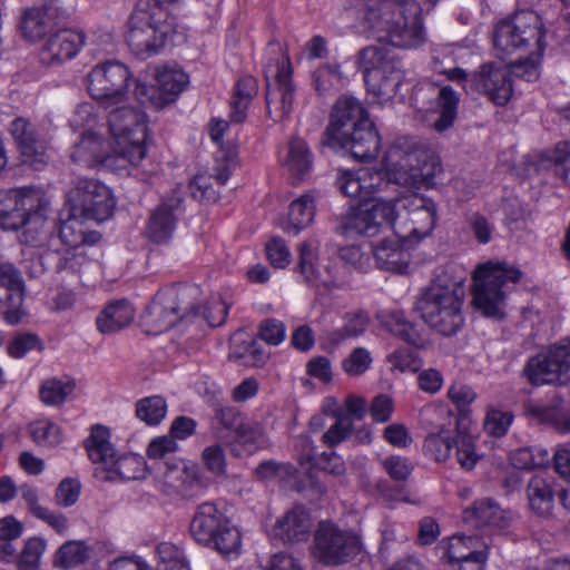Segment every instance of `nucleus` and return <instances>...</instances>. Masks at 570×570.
I'll list each match as a JSON object with an SVG mask.
<instances>
[{"mask_svg":"<svg viewBox=\"0 0 570 570\" xmlns=\"http://www.w3.org/2000/svg\"><path fill=\"white\" fill-rule=\"evenodd\" d=\"M368 31L397 48H415L424 41L421 8L415 0H374L363 17Z\"/></svg>","mask_w":570,"mask_h":570,"instance_id":"obj_1","label":"nucleus"},{"mask_svg":"<svg viewBox=\"0 0 570 570\" xmlns=\"http://www.w3.org/2000/svg\"><path fill=\"white\" fill-rule=\"evenodd\" d=\"M171 0H138L129 19L127 43L131 51L146 58L157 55L175 31L176 20L169 11Z\"/></svg>","mask_w":570,"mask_h":570,"instance_id":"obj_2","label":"nucleus"},{"mask_svg":"<svg viewBox=\"0 0 570 570\" xmlns=\"http://www.w3.org/2000/svg\"><path fill=\"white\" fill-rule=\"evenodd\" d=\"M464 288L461 282L434 281L416 297L414 309L432 330L441 335H455L464 324L462 307Z\"/></svg>","mask_w":570,"mask_h":570,"instance_id":"obj_3","label":"nucleus"},{"mask_svg":"<svg viewBox=\"0 0 570 570\" xmlns=\"http://www.w3.org/2000/svg\"><path fill=\"white\" fill-rule=\"evenodd\" d=\"M523 273L507 262L489 261L473 272V304L485 317L505 316L508 295L521 281Z\"/></svg>","mask_w":570,"mask_h":570,"instance_id":"obj_4","label":"nucleus"},{"mask_svg":"<svg viewBox=\"0 0 570 570\" xmlns=\"http://www.w3.org/2000/svg\"><path fill=\"white\" fill-rule=\"evenodd\" d=\"M107 115L110 147L119 161L134 168L145 159L147 148V118L144 111L126 102L112 106Z\"/></svg>","mask_w":570,"mask_h":570,"instance_id":"obj_5","label":"nucleus"},{"mask_svg":"<svg viewBox=\"0 0 570 570\" xmlns=\"http://www.w3.org/2000/svg\"><path fill=\"white\" fill-rule=\"evenodd\" d=\"M199 297L200 288L194 284L160 289L144 315V323L149 326L148 332L158 334L171 328L181 320L197 316L196 301Z\"/></svg>","mask_w":570,"mask_h":570,"instance_id":"obj_6","label":"nucleus"},{"mask_svg":"<svg viewBox=\"0 0 570 570\" xmlns=\"http://www.w3.org/2000/svg\"><path fill=\"white\" fill-rule=\"evenodd\" d=\"M493 42L501 59L518 52H538L544 50V29L540 16L531 10L515 12L501 20L494 31Z\"/></svg>","mask_w":570,"mask_h":570,"instance_id":"obj_7","label":"nucleus"},{"mask_svg":"<svg viewBox=\"0 0 570 570\" xmlns=\"http://www.w3.org/2000/svg\"><path fill=\"white\" fill-rule=\"evenodd\" d=\"M189 532L196 542L213 547L223 556L239 552L240 533L215 502H203L197 507Z\"/></svg>","mask_w":570,"mask_h":570,"instance_id":"obj_8","label":"nucleus"},{"mask_svg":"<svg viewBox=\"0 0 570 570\" xmlns=\"http://www.w3.org/2000/svg\"><path fill=\"white\" fill-rule=\"evenodd\" d=\"M395 220L394 198H377L372 203L364 202L342 215L336 229L340 234L350 237L356 235L373 237L391 228Z\"/></svg>","mask_w":570,"mask_h":570,"instance_id":"obj_9","label":"nucleus"},{"mask_svg":"<svg viewBox=\"0 0 570 570\" xmlns=\"http://www.w3.org/2000/svg\"><path fill=\"white\" fill-rule=\"evenodd\" d=\"M86 449L94 463L102 464L107 471L116 473L121 480H138L146 475V463L142 456L125 454L116 458L109 430L102 425H95L91 429Z\"/></svg>","mask_w":570,"mask_h":570,"instance_id":"obj_10","label":"nucleus"},{"mask_svg":"<svg viewBox=\"0 0 570 570\" xmlns=\"http://www.w3.org/2000/svg\"><path fill=\"white\" fill-rule=\"evenodd\" d=\"M362 550L360 537L330 521H321L314 533L313 557L325 566H338L354 559Z\"/></svg>","mask_w":570,"mask_h":570,"instance_id":"obj_11","label":"nucleus"},{"mask_svg":"<svg viewBox=\"0 0 570 570\" xmlns=\"http://www.w3.org/2000/svg\"><path fill=\"white\" fill-rule=\"evenodd\" d=\"M422 151L411 147L406 140H396L384 157L383 185L395 184L409 189H419L430 176L421 164Z\"/></svg>","mask_w":570,"mask_h":570,"instance_id":"obj_12","label":"nucleus"},{"mask_svg":"<svg viewBox=\"0 0 570 570\" xmlns=\"http://www.w3.org/2000/svg\"><path fill=\"white\" fill-rule=\"evenodd\" d=\"M130 72L118 61H107L95 66L87 76L90 96L104 109L127 102Z\"/></svg>","mask_w":570,"mask_h":570,"instance_id":"obj_13","label":"nucleus"},{"mask_svg":"<svg viewBox=\"0 0 570 570\" xmlns=\"http://www.w3.org/2000/svg\"><path fill=\"white\" fill-rule=\"evenodd\" d=\"M71 213L82 214L86 219L105 222L109 219L116 206L110 189L94 178L78 177L68 193Z\"/></svg>","mask_w":570,"mask_h":570,"instance_id":"obj_14","label":"nucleus"},{"mask_svg":"<svg viewBox=\"0 0 570 570\" xmlns=\"http://www.w3.org/2000/svg\"><path fill=\"white\" fill-rule=\"evenodd\" d=\"M532 385L561 384L570 382V340L550 345L530 357L522 371Z\"/></svg>","mask_w":570,"mask_h":570,"instance_id":"obj_15","label":"nucleus"},{"mask_svg":"<svg viewBox=\"0 0 570 570\" xmlns=\"http://www.w3.org/2000/svg\"><path fill=\"white\" fill-rule=\"evenodd\" d=\"M188 83V76L179 69L159 68L156 71V86L136 82L135 96L141 105L156 109L175 101Z\"/></svg>","mask_w":570,"mask_h":570,"instance_id":"obj_16","label":"nucleus"},{"mask_svg":"<svg viewBox=\"0 0 570 570\" xmlns=\"http://www.w3.org/2000/svg\"><path fill=\"white\" fill-rule=\"evenodd\" d=\"M470 82L473 89L497 106H505L513 95L510 69L495 62L481 65L472 75Z\"/></svg>","mask_w":570,"mask_h":570,"instance_id":"obj_17","label":"nucleus"},{"mask_svg":"<svg viewBox=\"0 0 570 570\" xmlns=\"http://www.w3.org/2000/svg\"><path fill=\"white\" fill-rule=\"evenodd\" d=\"M38 207H41V197L32 188L1 190L0 228L17 230Z\"/></svg>","mask_w":570,"mask_h":570,"instance_id":"obj_18","label":"nucleus"},{"mask_svg":"<svg viewBox=\"0 0 570 570\" xmlns=\"http://www.w3.org/2000/svg\"><path fill=\"white\" fill-rule=\"evenodd\" d=\"M70 16L61 0H49L23 12L20 29L23 38L38 41Z\"/></svg>","mask_w":570,"mask_h":570,"instance_id":"obj_19","label":"nucleus"},{"mask_svg":"<svg viewBox=\"0 0 570 570\" xmlns=\"http://www.w3.org/2000/svg\"><path fill=\"white\" fill-rule=\"evenodd\" d=\"M163 465V490L166 494L194 499L207 488V482L196 465H188L181 460L166 461Z\"/></svg>","mask_w":570,"mask_h":570,"instance_id":"obj_20","label":"nucleus"},{"mask_svg":"<svg viewBox=\"0 0 570 570\" xmlns=\"http://www.w3.org/2000/svg\"><path fill=\"white\" fill-rule=\"evenodd\" d=\"M10 131L26 163L36 167L47 163L50 138L45 128L28 118L18 117L11 122Z\"/></svg>","mask_w":570,"mask_h":570,"instance_id":"obj_21","label":"nucleus"},{"mask_svg":"<svg viewBox=\"0 0 570 570\" xmlns=\"http://www.w3.org/2000/svg\"><path fill=\"white\" fill-rule=\"evenodd\" d=\"M367 120V111L357 99L341 97L333 107L331 122L324 132V145L336 144L343 135H347L350 130Z\"/></svg>","mask_w":570,"mask_h":570,"instance_id":"obj_22","label":"nucleus"},{"mask_svg":"<svg viewBox=\"0 0 570 570\" xmlns=\"http://www.w3.org/2000/svg\"><path fill=\"white\" fill-rule=\"evenodd\" d=\"M295 87L292 81V69L287 58L282 60L277 69L276 87L266 88V109L268 117L274 121H282L292 111Z\"/></svg>","mask_w":570,"mask_h":570,"instance_id":"obj_23","label":"nucleus"},{"mask_svg":"<svg viewBox=\"0 0 570 570\" xmlns=\"http://www.w3.org/2000/svg\"><path fill=\"white\" fill-rule=\"evenodd\" d=\"M333 149H347L353 158L367 161L374 159L381 148L380 137L371 120L363 121L361 126L343 135L336 144H326Z\"/></svg>","mask_w":570,"mask_h":570,"instance_id":"obj_24","label":"nucleus"},{"mask_svg":"<svg viewBox=\"0 0 570 570\" xmlns=\"http://www.w3.org/2000/svg\"><path fill=\"white\" fill-rule=\"evenodd\" d=\"M181 202L180 193L174 191L151 212L146 227V235L150 240L165 243L173 236Z\"/></svg>","mask_w":570,"mask_h":570,"instance_id":"obj_25","label":"nucleus"},{"mask_svg":"<svg viewBox=\"0 0 570 570\" xmlns=\"http://www.w3.org/2000/svg\"><path fill=\"white\" fill-rule=\"evenodd\" d=\"M394 205L396 219L405 212L412 223L417 225L412 232L426 235L434 228L438 216L436 205L432 199L417 194H403L394 198Z\"/></svg>","mask_w":570,"mask_h":570,"instance_id":"obj_26","label":"nucleus"},{"mask_svg":"<svg viewBox=\"0 0 570 570\" xmlns=\"http://www.w3.org/2000/svg\"><path fill=\"white\" fill-rule=\"evenodd\" d=\"M527 498L530 510L538 517L550 518L558 491L556 479L547 472H540L530 478L527 484Z\"/></svg>","mask_w":570,"mask_h":570,"instance_id":"obj_27","label":"nucleus"},{"mask_svg":"<svg viewBox=\"0 0 570 570\" xmlns=\"http://www.w3.org/2000/svg\"><path fill=\"white\" fill-rule=\"evenodd\" d=\"M312 527L313 519L309 512L297 505L276 521L271 534L284 542H299L308 539Z\"/></svg>","mask_w":570,"mask_h":570,"instance_id":"obj_28","label":"nucleus"},{"mask_svg":"<svg viewBox=\"0 0 570 570\" xmlns=\"http://www.w3.org/2000/svg\"><path fill=\"white\" fill-rule=\"evenodd\" d=\"M404 80V70L401 60L394 55L383 66L366 76V86L374 95L390 99L396 95Z\"/></svg>","mask_w":570,"mask_h":570,"instance_id":"obj_29","label":"nucleus"},{"mask_svg":"<svg viewBox=\"0 0 570 570\" xmlns=\"http://www.w3.org/2000/svg\"><path fill=\"white\" fill-rule=\"evenodd\" d=\"M85 43V35L73 29L55 32L45 43L41 59L48 63L61 62L73 58Z\"/></svg>","mask_w":570,"mask_h":570,"instance_id":"obj_30","label":"nucleus"},{"mask_svg":"<svg viewBox=\"0 0 570 570\" xmlns=\"http://www.w3.org/2000/svg\"><path fill=\"white\" fill-rule=\"evenodd\" d=\"M336 186L343 195L365 200L374 190L382 188L383 174L382 171L372 174L370 169L365 168L357 171L344 170L338 174Z\"/></svg>","mask_w":570,"mask_h":570,"instance_id":"obj_31","label":"nucleus"},{"mask_svg":"<svg viewBox=\"0 0 570 570\" xmlns=\"http://www.w3.org/2000/svg\"><path fill=\"white\" fill-rule=\"evenodd\" d=\"M462 519L474 528H504L510 521L508 513L491 498L476 500L463 511Z\"/></svg>","mask_w":570,"mask_h":570,"instance_id":"obj_32","label":"nucleus"},{"mask_svg":"<svg viewBox=\"0 0 570 570\" xmlns=\"http://www.w3.org/2000/svg\"><path fill=\"white\" fill-rule=\"evenodd\" d=\"M70 157L73 163L90 168L106 164L110 155L109 148L100 135L85 131L79 141L72 146Z\"/></svg>","mask_w":570,"mask_h":570,"instance_id":"obj_33","label":"nucleus"},{"mask_svg":"<svg viewBox=\"0 0 570 570\" xmlns=\"http://www.w3.org/2000/svg\"><path fill=\"white\" fill-rule=\"evenodd\" d=\"M281 161L293 179L303 180L312 173L314 156L303 138L292 137L285 147Z\"/></svg>","mask_w":570,"mask_h":570,"instance_id":"obj_34","label":"nucleus"},{"mask_svg":"<svg viewBox=\"0 0 570 570\" xmlns=\"http://www.w3.org/2000/svg\"><path fill=\"white\" fill-rule=\"evenodd\" d=\"M269 444L263 426L255 421L246 420L234 432L229 441L230 452L235 456L250 455L258 450L267 448Z\"/></svg>","mask_w":570,"mask_h":570,"instance_id":"obj_35","label":"nucleus"},{"mask_svg":"<svg viewBox=\"0 0 570 570\" xmlns=\"http://www.w3.org/2000/svg\"><path fill=\"white\" fill-rule=\"evenodd\" d=\"M21 227L23 228L20 235L21 244L33 248H45L55 230V223L47 219L41 206L28 216L26 224Z\"/></svg>","mask_w":570,"mask_h":570,"instance_id":"obj_36","label":"nucleus"},{"mask_svg":"<svg viewBox=\"0 0 570 570\" xmlns=\"http://www.w3.org/2000/svg\"><path fill=\"white\" fill-rule=\"evenodd\" d=\"M69 212H71L69 209ZM86 219L82 214L70 213L59 227V237L61 242L70 247L78 248L85 244H96L100 239L97 232H88L85 226Z\"/></svg>","mask_w":570,"mask_h":570,"instance_id":"obj_37","label":"nucleus"},{"mask_svg":"<svg viewBox=\"0 0 570 570\" xmlns=\"http://www.w3.org/2000/svg\"><path fill=\"white\" fill-rule=\"evenodd\" d=\"M135 316L132 306L126 301L108 304L96 320L98 330L104 334L115 333L128 326Z\"/></svg>","mask_w":570,"mask_h":570,"instance_id":"obj_38","label":"nucleus"},{"mask_svg":"<svg viewBox=\"0 0 570 570\" xmlns=\"http://www.w3.org/2000/svg\"><path fill=\"white\" fill-rule=\"evenodd\" d=\"M459 101V96L452 87L444 86L439 90L435 98L438 118L432 124L435 131L441 134L453 126L458 115Z\"/></svg>","mask_w":570,"mask_h":570,"instance_id":"obj_39","label":"nucleus"},{"mask_svg":"<svg viewBox=\"0 0 570 570\" xmlns=\"http://www.w3.org/2000/svg\"><path fill=\"white\" fill-rule=\"evenodd\" d=\"M257 91L258 82L252 76H245L236 82L230 101V119L234 122L239 124L246 119V111Z\"/></svg>","mask_w":570,"mask_h":570,"instance_id":"obj_40","label":"nucleus"},{"mask_svg":"<svg viewBox=\"0 0 570 570\" xmlns=\"http://www.w3.org/2000/svg\"><path fill=\"white\" fill-rule=\"evenodd\" d=\"M315 215V202L311 194H304L292 202L288 212V220L284 225V230L297 235L299 230L307 227Z\"/></svg>","mask_w":570,"mask_h":570,"instance_id":"obj_41","label":"nucleus"},{"mask_svg":"<svg viewBox=\"0 0 570 570\" xmlns=\"http://www.w3.org/2000/svg\"><path fill=\"white\" fill-rule=\"evenodd\" d=\"M370 324V316L364 311L346 313L342 327L327 333V341L331 344L338 345L345 340L362 335Z\"/></svg>","mask_w":570,"mask_h":570,"instance_id":"obj_42","label":"nucleus"},{"mask_svg":"<svg viewBox=\"0 0 570 570\" xmlns=\"http://www.w3.org/2000/svg\"><path fill=\"white\" fill-rule=\"evenodd\" d=\"M76 383L70 377H52L45 380L39 389L40 401L50 406L62 405L75 391Z\"/></svg>","mask_w":570,"mask_h":570,"instance_id":"obj_43","label":"nucleus"},{"mask_svg":"<svg viewBox=\"0 0 570 570\" xmlns=\"http://www.w3.org/2000/svg\"><path fill=\"white\" fill-rule=\"evenodd\" d=\"M455 430L441 428L438 433H431L425 438L423 450L425 455L436 462H445L454 446Z\"/></svg>","mask_w":570,"mask_h":570,"instance_id":"obj_44","label":"nucleus"},{"mask_svg":"<svg viewBox=\"0 0 570 570\" xmlns=\"http://www.w3.org/2000/svg\"><path fill=\"white\" fill-rule=\"evenodd\" d=\"M485 549L484 543L475 535H453L448 541L445 556L449 563L454 564Z\"/></svg>","mask_w":570,"mask_h":570,"instance_id":"obj_45","label":"nucleus"},{"mask_svg":"<svg viewBox=\"0 0 570 570\" xmlns=\"http://www.w3.org/2000/svg\"><path fill=\"white\" fill-rule=\"evenodd\" d=\"M383 326L391 334L400 337L410 345L417 347L423 343L420 333L415 326L406 320L403 312H392L385 315Z\"/></svg>","mask_w":570,"mask_h":570,"instance_id":"obj_46","label":"nucleus"},{"mask_svg":"<svg viewBox=\"0 0 570 570\" xmlns=\"http://www.w3.org/2000/svg\"><path fill=\"white\" fill-rule=\"evenodd\" d=\"M373 255L380 268L400 272L406 254L397 243L385 239L373 248Z\"/></svg>","mask_w":570,"mask_h":570,"instance_id":"obj_47","label":"nucleus"},{"mask_svg":"<svg viewBox=\"0 0 570 570\" xmlns=\"http://www.w3.org/2000/svg\"><path fill=\"white\" fill-rule=\"evenodd\" d=\"M88 559V547L83 541H67L53 556V566L60 569H71Z\"/></svg>","mask_w":570,"mask_h":570,"instance_id":"obj_48","label":"nucleus"},{"mask_svg":"<svg viewBox=\"0 0 570 570\" xmlns=\"http://www.w3.org/2000/svg\"><path fill=\"white\" fill-rule=\"evenodd\" d=\"M47 542L39 537L24 541L21 552L17 556V570H40L41 558L46 551Z\"/></svg>","mask_w":570,"mask_h":570,"instance_id":"obj_49","label":"nucleus"},{"mask_svg":"<svg viewBox=\"0 0 570 570\" xmlns=\"http://www.w3.org/2000/svg\"><path fill=\"white\" fill-rule=\"evenodd\" d=\"M136 416L147 425H158L166 416L167 403L159 395L144 397L136 403Z\"/></svg>","mask_w":570,"mask_h":570,"instance_id":"obj_50","label":"nucleus"},{"mask_svg":"<svg viewBox=\"0 0 570 570\" xmlns=\"http://www.w3.org/2000/svg\"><path fill=\"white\" fill-rule=\"evenodd\" d=\"M24 296L0 286V315L9 325L19 324L26 313L22 309Z\"/></svg>","mask_w":570,"mask_h":570,"instance_id":"obj_51","label":"nucleus"},{"mask_svg":"<svg viewBox=\"0 0 570 570\" xmlns=\"http://www.w3.org/2000/svg\"><path fill=\"white\" fill-rule=\"evenodd\" d=\"M455 456L460 466L466 471L474 468L480 456L476 454L471 435L455 429Z\"/></svg>","mask_w":570,"mask_h":570,"instance_id":"obj_52","label":"nucleus"},{"mask_svg":"<svg viewBox=\"0 0 570 570\" xmlns=\"http://www.w3.org/2000/svg\"><path fill=\"white\" fill-rule=\"evenodd\" d=\"M46 259L50 263L51 271L60 273L65 271L77 272L83 257L71 249L58 250L46 248Z\"/></svg>","mask_w":570,"mask_h":570,"instance_id":"obj_53","label":"nucleus"},{"mask_svg":"<svg viewBox=\"0 0 570 570\" xmlns=\"http://www.w3.org/2000/svg\"><path fill=\"white\" fill-rule=\"evenodd\" d=\"M156 554L163 570H190L183 551L170 542L159 543Z\"/></svg>","mask_w":570,"mask_h":570,"instance_id":"obj_54","label":"nucleus"},{"mask_svg":"<svg viewBox=\"0 0 570 570\" xmlns=\"http://www.w3.org/2000/svg\"><path fill=\"white\" fill-rule=\"evenodd\" d=\"M33 441L42 446H56L62 441L61 429L49 421L41 420L30 425Z\"/></svg>","mask_w":570,"mask_h":570,"instance_id":"obj_55","label":"nucleus"},{"mask_svg":"<svg viewBox=\"0 0 570 570\" xmlns=\"http://www.w3.org/2000/svg\"><path fill=\"white\" fill-rule=\"evenodd\" d=\"M335 423L324 433L323 441L330 446H335L344 441L351 433L352 421L338 409L332 411Z\"/></svg>","mask_w":570,"mask_h":570,"instance_id":"obj_56","label":"nucleus"},{"mask_svg":"<svg viewBox=\"0 0 570 570\" xmlns=\"http://www.w3.org/2000/svg\"><path fill=\"white\" fill-rule=\"evenodd\" d=\"M198 315L189 318L190 321L195 318H203L210 327L220 326L225 323L227 314H228V305L223 302L219 297L212 299L207 303L206 306L203 307V312H199V306L196 304Z\"/></svg>","mask_w":570,"mask_h":570,"instance_id":"obj_57","label":"nucleus"},{"mask_svg":"<svg viewBox=\"0 0 570 570\" xmlns=\"http://www.w3.org/2000/svg\"><path fill=\"white\" fill-rule=\"evenodd\" d=\"M391 53L375 46L363 48L358 53V65L363 69L364 81L371 71H375L391 58Z\"/></svg>","mask_w":570,"mask_h":570,"instance_id":"obj_58","label":"nucleus"},{"mask_svg":"<svg viewBox=\"0 0 570 570\" xmlns=\"http://www.w3.org/2000/svg\"><path fill=\"white\" fill-rule=\"evenodd\" d=\"M513 421V414L509 411L489 410L484 420V430L497 438L507 434L511 423Z\"/></svg>","mask_w":570,"mask_h":570,"instance_id":"obj_59","label":"nucleus"},{"mask_svg":"<svg viewBox=\"0 0 570 570\" xmlns=\"http://www.w3.org/2000/svg\"><path fill=\"white\" fill-rule=\"evenodd\" d=\"M43 350V344L39 336L33 333H23L14 336L8 346V354L13 358H22L32 350Z\"/></svg>","mask_w":570,"mask_h":570,"instance_id":"obj_60","label":"nucleus"},{"mask_svg":"<svg viewBox=\"0 0 570 570\" xmlns=\"http://www.w3.org/2000/svg\"><path fill=\"white\" fill-rule=\"evenodd\" d=\"M0 286L9 292L26 295V284L21 272L10 262L0 263Z\"/></svg>","mask_w":570,"mask_h":570,"instance_id":"obj_61","label":"nucleus"},{"mask_svg":"<svg viewBox=\"0 0 570 570\" xmlns=\"http://www.w3.org/2000/svg\"><path fill=\"white\" fill-rule=\"evenodd\" d=\"M81 485L77 479L66 478L58 484L55 493V502L59 507L73 505L80 495Z\"/></svg>","mask_w":570,"mask_h":570,"instance_id":"obj_62","label":"nucleus"},{"mask_svg":"<svg viewBox=\"0 0 570 570\" xmlns=\"http://www.w3.org/2000/svg\"><path fill=\"white\" fill-rule=\"evenodd\" d=\"M551 161L554 174L570 186V144H558L552 153Z\"/></svg>","mask_w":570,"mask_h":570,"instance_id":"obj_63","label":"nucleus"},{"mask_svg":"<svg viewBox=\"0 0 570 570\" xmlns=\"http://www.w3.org/2000/svg\"><path fill=\"white\" fill-rule=\"evenodd\" d=\"M372 357L367 350L364 347H356L352 353L343 361V370L353 376L363 374L371 365Z\"/></svg>","mask_w":570,"mask_h":570,"instance_id":"obj_64","label":"nucleus"}]
</instances>
